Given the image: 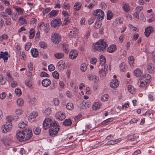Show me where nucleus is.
I'll return each instance as SVG.
<instances>
[{
  "instance_id": "nucleus-1",
  "label": "nucleus",
  "mask_w": 155,
  "mask_h": 155,
  "mask_svg": "<svg viewBox=\"0 0 155 155\" xmlns=\"http://www.w3.org/2000/svg\"><path fill=\"white\" fill-rule=\"evenodd\" d=\"M44 129L46 130L50 128L49 134L51 136H54L58 133L59 127L58 123L56 121L53 122L52 120L49 118L45 119L43 123Z\"/></svg>"
},
{
  "instance_id": "nucleus-2",
  "label": "nucleus",
  "mask_w": 155,
  "mask_h": 155,
  "mask_svg": "<svg viewBox=\"0 0 155 155\" xmlns=\"http://www.w3.org/2000/svg\"><path fill=\"white\" fill-rule=\"evenodd\" d=\"M32 135V131L29 128L18 130L16 133L17 138L21 142L28 140Z\"/></svg>"
},
{
  "instance_id": "nucleus-3",
  "label": "nucleus",
  "mask_w": 155,
  "mask_h": 155,
  "mask_svg": "<svg viewBox=\"0 0 155 155\" xmlns=\"http://www.w3.org/2000/svg\"><path fill=\"white\" fill-rule=\"evenodd\" d=\"M107 46L106 42L104 40L101 39L94 44L93 48L95 51L100 52L104 51Z\"/></svg>"
},
{
  "instance_id": "nucleus-4",
  "label": "nucleus",
  "mask_w": 155,
  "mask_h": 155,
  "mask_svg": "<svg viewBox=\"0 0 155 155\" xmlns=\"http://www.w3.org/2000/svg\"><path fill=\"white\" fill-rule=\"evenodd\" d=\"M13 117L11 116L7 117L6 118V122L5 124L2 126V129L4 133H6L9 131L12 128V125L11 123Z\"/></svg>"
},
{
  "instance_id": "nucleus-5",
  "label": "nucleus",
  "mask_w": 155,
  "mask_h": 155,
  "mask_svg": "<svg viewBox=\"0 0 155 155\" xmlns=\"http://www.w3.org/2000/svg\"><path fill=\"white\" fill-rule=\"evenodd\" d=\"M51 40L55 44H58L61 40V36L56 33H53L51 36Z\"/></svg>"
},
{
  "instance_id": "nucleus-6",
  "label": "nucleus",
  "mask_w": 155,
  "mask_h": 155,
  "mask_svg": "<svg viewBox=\"0 0 155 155\" xmlns=\"http://www.w3.org/2000/svg\"><path fill=\"white\" fill-rule=\"evenodd\" d=\"M94 15L97 18L98 20L101 21L104 18V12L101 9H97L94 12Z\"/></svg>"
},
{
  "instance_id": "nucleus-7",
  "label": "nucleus",
  "mask_w": 155,
  "mask_h": 155,
  "mask_svg": "<svg viewBox=\"0 0 155 155\" xmlns=\"http://www.w3.org/2000/svg\"><path fill=\"white\" fill-rule=\"evenodd\" d=\"M56 118L59 120H62L65 117V114L62 111H58L55 114Z\"/></svg>"
},
{
  "instance_id": "nucleus-8",
  "label": "nucleus",
  "mask_w": 155,
  "mask_h": 155,
  "mask_svg": "<svg viewBox=\"0 0 155 155\" xmlns=\"http://www.w3.org/2000/svg\"><path fill=\"white\" fill-rule=\"evenodd\" d=\"M10 56L8 54V51H5L3 52L1 51L0 52V59L1 58H2L4 60L5 62V60H7L8 57Z\"/></svg>"
},
{
  "instance_id": "nucleus-9",
  "label": "nucleus",
  "mask_w": 155,
  "mask_h": 155,
  "mask_svg": "<svg viewBox=\"0 0 155 155\" xmlns=\"http://www.w3.org/2000/svg\"><path fill=\"white\" fill-rule=\"evenodd\" d=\"M3 142L5 146L10 145L12 141L11 139L8 137H5L3 138Z\"/></svg>"
},
{
  "instance_id": "nucleus-10",
  "label": "nucleus",
  "mask_w": 155,
  "mask_h": 155,
  "mask_svg": "<svg viewBox=\"0 0 155 155\" xmlns=\"http://www.w3.org/2000/svg\"><path fill=\"white\" fill-rule=\"evenodd\" d=\"M58 68L60 71H63L65 67V62L63 60L60 61L57 64Z\"/></svg>"
},
{
  "instance_id": "nucleus-11",
  "label": "nucleus",
  "mask_w": 155,
  "mask_h": 155,
  "mask_svg": "<svg viewBox=\"0 0 155 155\" xmlns=\"http://www.w3.org/2000/svg\"><path fill=\"white\" fill-rule=\"evenodd\" d=\"M51 83V80L48 78H45L43 79L41 82L42 85L45 87H48Z\"/></svg>"
},
{
  "instance_id": "nucleus-12",
  "label": "nucleus",
  "mask_w": 155,
  "mask_h": 155,
  "mask_svg": "<svg viewBox=\"0 0 155 155\" xmlns=\"http://www.w3.org/2000/svg\"><path fill=\"white\" fill-rule=\"evenodd\" d=\"M108 71V66L106 64H104V68H102L101 70L99 71L100 74H102L104 75V76H105L106 74L107 73Z\"/></svg>"
},
{
  "instance_id": "nucleus-13",
  "label": "nucleus",
  "mask_w": 155,
  "mask_h": 155,
  "mask_svg": "<svg viewBox=\"0 0 155 155\" xmlns=\"http://www.w3.org/2000/svg\"><path fill=\"white\" fill-rule=\"evenodd\" d=\"M119 83L118 80L117 79L112 80L110 84V86L112 88H117L119 86Z\"/></svg>"
},
{
  "instance_id": "nucleus-14",
  "label": "nucleus",
  "mask_w": 155,
  "mask_h": 155,
  "mask_svg": "<svg viewBox=\"0 0 155 155\" xmlns=\"http://www.w3.org/2000/svg\"><path fill=\"white\" fill-rule=\"evenodd\" d=\"M153 32V29L151 27H148L146 28L144 32L145 35L147 37H148Z\"/></svg>"
},
{
  "instance_id": "nucleus-15",
  "label": "nucleus",
  "mask_w": 155,
  "mask_h": 155,
  "mask_svg": "<svg viewBox=\"0 0 155 155\" xmlns=\"http://www.w3.org/2000/svg\"><path fill=\"white\" fill-rule=\"evenodd\" d=\"M116 46L112 44L110 45L107 48V51L109 53H112L114 52L116 50Z\"/></svg>"
},
{
  "instance_id": "nucleus-16",
  "label": "nucleus",
  "mask_w": 155,
  "mask_h": 155,
  "mask_svg": "<svg viewBox=\"0 0 155 155\" xmlns=\"http://www.w3.org/2000/svg\"><path fill=\"white\" fill-rule=\"evenodd\" d=\"M78 55L77 51L76 50H72L69 53L70 58L74 59L77 57Z\"/></svg>"
},
{
  "instance_id": "nucleus-17",
  "label": "nucleus",
  "mask_w": 155,
  "mask_h": 155,
  "mask_svg": "<svg viewBox=\"0 0 155 155\" xmlns=\"http://www.w3.org/2000/svg\"><path fill=\"white\" fill-rule=\"evenodd\" d=\"M60 20V19L53 20L51 22V25L54 28H56V26L59 25Z\"/></svg>"
},
{
  "instance_id": "nucleus-18",
  "label": "nucleus",
  "mask_w": 155,
  "mask_h": 155,
  "mask_svg": "<svg viewBox=\"0 0 155 155\" xmlns=\"http://www.w3.org/2000/svg\"><path fill=\"white\" fill-rule=\"evenodd\" d=\"M122 7L123 10L126 12H128L130 10V7L128 3L124 2L122 5Z\"/></svg>"
},
{
  "instance_id": "nucleus-19",
  "label": "nucleus",
  "mask_w": 155,
  "mask_h": 155,
  "mask_svg": "<svg viewBox=\"0 0 155 155\" xmlns=\"http://www.w3.org/2000/svg\"><path fill=\"white\" fill-rule=\"evenodd\" d=\"M142 79L144 81H145V82L149 83L151 80V77L149 74H145L143 75Z\"/></svg>"
},
{
  "instance_id": "nucleus-20",
  "label": "nucleus",
  "mask_w": 155,
  "mask_h": 155,
  "mask_svg": "<svg viewBox=\"0 0 155 155\" xmlns=\"http://www.w3.org/2000/svg\"><path fill=\"white\" fill-rule=\"evenodd\" d=\"M148 83L147 82H145V81H144L142 79H141L140 80L139 86L141 87L144 88L145 89H146L147 87V84Z\"/></svg>"
},
{
  "instance_id": "nucleus-21",
  "label": "nucleus",
  "mask_w": 155,
  "mask_h": 155,
  "mask_svg": "<svg viewBox=\"0 0 155 155\" xmlns=\"http://www.w3.org/2000/svg\"><path fill=\"white\" fill-rule=\"evenodd\" d=\"M31 53L32 56L34 58H36L38 56V52L36 48L31 49Z\"/></svg>"
},
{
  "instance_id": "nucleus-22",
  "label": "nucleus",
  "mask_w": 155,
  "mask_h": 155,
  "mask_svg": "<svg viewBox=\"0 0 155 155\" xmlns=\"http://www.w3.org/2000/svg\"><path fill=\"white\" fill-rule=\"evenodd\" d=\"M77 34V31L71 30L69 31L68 33V35L70 38H75Z\"/></svg>"
},
{
  "instance_id": "nucleus-23",
  "label": "nucleus",
  "mask_w": 155,
  "mask_h": 155,
  "mask_svg": "<svg viewBox=\"0 0 155 155\" xmlns=\"http://www.w3.org/2000/svg\"><path fill=\"white\" fill-rule=\"evenodd\" d=\"M18 21L21 25H27V22L25 19L22 17L19 18Z\"/></svg>"
},
{
  "instance_id": "nucleus-24",
  "label": "nucleus",
  "mask_w": 155,
  "mask_h": 155,
  "mask_svg": "<svg viewBox=\"0 0 155 155\" xmlns=\"http://www.w3.org/2000/svg\"><path fill=\"white\" fill-rule=\"evenodd\" d=\"M13 8L16 10L18 14L21 15L23 14L24 10L23 8L16 6H14Z\"/></svg>"
},
{
  "instance_id": "nucleus-25",
  "label": "nucleus",
  "mask_w": 155,
  "mask_h": 155,
  "mask_svg": "<svg viewBox=\"0 0 155 155\" xmlns=\"http://www.w3.org/2000/svg\"><path fill=\"white\" fill-rule=\"evenodd\" d=\"M134 74L137 77H140L142 74V71L138 68H137L134 70Z\"/></svg>"
},
{
  "instance_id": "nucleus-26",
  "label": "nucleus",
  "mask_w": 155,
  "mask_h": 155,
  "mask_svg": "<svg viewBox=\"0 0 155 155\" xmlns=\"http://www.w3.org/2000/svg\"><path fill=\"white\" fill-rule=\"evenodd\" d=\"M81 4L80 2H76L74 5V9L75 11H79L81 8Z\"/></svg>"
},
{
  "instance_id": "nucleus-27",
  "label": "nucleus",
  "mask_w": 155,
  "mask_h": 155,
  "mask_svg": "<svg viewBox=\"0 0 155 155\" xmlns=\"http://www.w3.org/2000/svg\"><path fill=\"white\" fill-rule=\"evenodd\" d=\"M27 122L25 121H23L21 122H20L18 124V127L19 128L23 129V128H25L27 126Z\"/></svg>"
},
{
  "instance_id": "nucleus-28",
  "label": "nucleus",
  "mask_w": 155,
  "mask_h": 155,
  "mask_svg": "<svg viewBox=\"0 0 155 155\" xmlns=\"http://www.w3.org/2000/svg\"><path fill=\"white\" fill-rule=\"evenodd\" d=\"M64 55L63 53H56L54 54V56L57 59L62 58L64 57Z\"/></svg>"
},
{
  "instance_id": "nucleus-29",
  "label": "nucleus",
  "mask_w": 155,
  "mask_h": 155,
  "mask_svg": "<svg viewBox=\"0 0 155 155\" xmlns=\"http://www.w3.org/2000/svg\"><path fill=\"white\" fill-rule=\"evenodd\" d=\"M128 60L130 66H133L135 61L134 57L132 56H129L128 58Z\"/></svg>"
},
{
  "instance_id": "nucleus-30",
  "label": "nucleus",
  "mask_w": 155,
  "mask_h": 155,
  "mask_svg": "<svg viewBox=\"0 0 155 155\" xmlns=\"http://www.w3.org/2000/svg\"><path fill=\"white\" fill-rule=\"evenodd\" d=\"M71 8V6L69 3L64 2L62 5V8L66 10H69Z\"/></svg>"
},
{
  "instance_id": "nucleus-31",
  "label": "nucleus",
  "mask_w": 155,
  "mask_h": 155,
  "mask_svg": "<svg viewBox=\"0 0 155 155\" xmlns=\"http://www.w3.org/2000/svg\"><path fill=\"white\" fill-rule=\"evenodd\" d=\"M113 118H110L107 119L103 121L101 124L102 125H107L109 124L110 122H111L113 121Z\"/></svg>"
},
{
  "instance_id": "nucleus-32",
  "label": "nucleus",
  "mask_w": 155,
  "mask_h": 155,
  "mask_svg": "<svg viewBox=\"0 0 155 155\" xmlns=\"http://www.w3.org/2000/svg\"><path fill=\"white\" fill-rule=\"evenodd\" d=\"M154 68L153 66H152V64H150L148 65L147 67V70L150 73H154Z\"/></svg>"
},
{
  "instance_id": "nucleus-33",
  "label": "nucleus",
  "mask_w": 155,
  "mask_h": 155,
  "mask_svg": "<svg viewBox=\"0 0 155 155\" xmlns=\"http://www.w3.org/2000/svg\"><path fill=\"white\" fill-rule=\"evenodd\" d=\"M41 131V129L38 127H35L33 128L34 132L36 135L39 134L40 133Z\"/></svg>"
},
{
  "instance_id": "nucleus-34",
  "label": "nucleus",
  "mask_w": 155,
  "mask_h": 155,
  "mask_svg": "<svg viewBox=\"0 0 155 155\" xmlns=\"http://www.w3.org/2000/svg\"><path fill=\"white\" fill-rule=\"evenodd\" d=\"M113 16L112 12L110 11H108L107 13V19L108 20L111 19Z\"/></svg>"
},
{
  "instance_id": "nucleus-35",
  "label": "nucleus",
  "mask_w": 155,
  "mask_h": 155,
  "mask_svg": "<svg viewBox=\"0 0 155 155\" xmlns=\"http://www.w3.org/2000/svg\"><path fill=\"white\" fill-rule=\"evenodd\" d=\"M63 124L65 126H70L72 124V122L70 119H68L63 122Z\"/></svg>"
},
{
  "instance_id": "nucleus-36",
  "label": "nucleus",
  "mask_w": 155,
  "mask_h": 155,
  "mask_svg": "<svg viewBox=\"0 0 155 155\" xmlns=\"http://www.w3.org/2000/svg\"><path fill=\"white\" fill-rule=\"evenodd\" d=\"M25 84L27 87L30 88H33V87H32V82L29 80H26L25 81Z\"/></svg>"
},
{
  "instance_id": "nucleus-37",
  "label": "nucleus",
  "mask_w": 155,
  "mask_h": 155,
  "mask_svg": "<svg viewBox=\"0 0 155 155\" xmlns=\"http://www.w3.org/2000/svg\"><path fill=\"white\" fill-rule=\"evenodd\" d=\"M101 106V105L100 103H95L93 105V108L94 110H96L100 108Z\"/></svg>"
},
{
  "instance_id": "nucleus-38",
  "label": "nucleus",
  "mask_w": 155,
  "mask_h": 155,
  "mask_svg": "<svg viewBox=\"0 0 155 155\" xmlns=\"http://www.w3.org/2000/svg\"><path fill=\"white\" fill-rule=\"evenodd\" d=\"M35 35V30L34 29L31 28L29 31V37L30 39L32 38Z\"/></svg>"
},
{
  "instance_id": "nucleus-39",
  "label": "nucleus",
  "mask_w": 155,
  "mask_h": 155,
  "mask_svg": "<svg viewBox=\"0 0 155 155\" xmlns=\"http://www.w3.org/2000/svg\"><path fill=\"white\" fill-rule=\"evenodd\" d=\"M125 63L124 62H122L120 64V71H122L124 72L126 71Z\"/></svg>"
},
{
  "instance_id": "nucleus-40",
  "label": "nucleus",
  "mask_w": 155,
  "mask_h": 155,
  "mask_svg": "<svg viewBox=\"0 0 155 155\" xmlns=\"http://www.w3.org/2000/svg\"><path fill=\"white\" fill-rule=\"evenodd\" d=\"M17 103L18 106L20 107H21L24 104V101L22 99L19 98L17 101Z\"/></svg>"
},
{
  "instance_id": "nucleus-41",
  "label": "nucleus",
  "mask_w": 155,
  "mask_h": 155,
  "mask_svg": "<svg viewBox=\"0 0 155 155\" xmlns=\"http://www.w3.org/2000/svg\"><path fill=\"white\" fill-rule=\"evenodd\" d=\"M66 107L68 110H71L74 108L73 104L71 103H68L67 104Z\"/></svg>"
},
{
  "instance_id": "nucleus-42",
  "label": "nucleus",
  "mask_w": 155,
  "mask_h": 155,
  "mask_svg": "<svg viewBox=\"0 0 155 155\" xmlns=\"http://www.w3.org/2000/svg\"><path fill=\"white\" fill-rule=\"evenodd\" d=\"M128 90L131 94H133L135 91L134 87L131 85H129L128 86Z\"/></svg>"
},
{
  "instance_id": "nucleus-43",
  "label": "nucleus",
  "mask_w": 155,
  "mask_h": 155,
  "mask_svg": "<svg viewBox=\"0 0 155 155\" xmlns=\"http://www.w3.org/2000/svg\"><path fill=\"white\" fill-rule=\"evenodd\" d=\"M63 49L64 51L66 53H68L69 50L68 49V45L67 44L63 45Z\"/></svg>"
},
{
  "instance_id": "nucleus-44",
  "label": "nucleus",
  "mask_w": 155,
  "mask_h": 155,
  "mask_svg": "<svg viewBox=\"0 0 155 155\" xmlns=\"http://www.w3.org/2000/svg\"><path fill=\"white\" fill-rule=\"evenodd\" d=\"M81 69L83 72H85L87 69L86 64L85 63H82L81 66Z\"/></svg>"
},
{
  "instance_id": "nucleus-45",
  "label": "nucleus",
  "mask_w": 155,
  "mask_h": 155,
  "mask_svg": "<svg viewBox=\"0 0 155 155\" xmlns=\"http://www.w3.org/2000/svg\"><path fill=\"white\" fill-rule=\"evenodd\" d=\"M109 98V96L107 94H104L102 95L101 97V100L103 101H107Z\"/></svg>"
},
{
  "instance_id": "nucleus-46",
  "label": "nucleus",
  "mask_w": 155,
  "mask_h": 155,
  "mask_svg": "<svg viewBox=\"0 0 155 155\" xmlns=\"http://www.w3.org/2000/svg\"><path fill=\"white\" fill-rule=\"evenodd\" d=\"M150 18L148 19V21L150 23L153 21H155V15L154 14H152L150 15Z\"/></svg>"
},
{
  "instance_id": "nucleus-47",
  "label": "nucleus",
  "mask_w": 155,
  "mask_h": 155,
  "mask_svg": "<svg viewBox=\"0 0 155 155\" xmlns=\"http://www.w3.org/2000/svg\"><path fill=\"white\" fill-rule=\"evenodd\" d=\"M100 64L102 65H104L106 62V59L105 57L103 55H101L100 57Z\"/></svg>"
},
{
  "instance_id": "nucleus-48",
  "label": "nucleus",
  "mask_w": 155,
  "mask_h": 155,
  "mask_svg": "<svg viewBox=\"0 0 155 155\" xmlns=\"http://www.w3.org/2000/svg\"><path fill=\"white\" fill-rule=\"evenodd\" d=\"M136 138V137L135 136H134L133 135H129L127 137L128 140L131 141H135Z\"/></svg>"
},
{
  "instance_id": "nucleus-49",
  "label": "nucleus",
  "mask_w": 155,
  "mask_h": 155,
  "mask_svg": "<svg viewBox=\"0 0 155 155\" xmlns=\"http://www.w3.org/2000/svg\"><path fill=\"white\" fill-rule=\"evenodd\" d=\"M0 15L1 17H3L4 19L7 20L9 19V18L6 14H5L4 12H2L1 13Z\"/></svg>"
},
{
  "instance_id": "nucleus-50",
  "label": "nucleus",
  "mask_w": 155,
  "mask_h": 155,
  "mask_svg": "<svg viewBox=\"0 0 155 155\" xmlns=\"http://www.w3.org/2000/svg\"><path fill=\"white\" fill-rule=\"evenodd\" d=\"M52 75L54 78L56 79H59V75L57 71H54L52 73Z\"/></svg>"
},
{
  "instance_id": "nucleus-51",
  "label": "nucleus",
  "mask_w": 155,
  "mask_h": 155,
  "mask_svg": "<svg viewBox=\"0 0 155 155\" xmlns=\"http://www.w3.org/2000/svg\"><path fill=\"white\" fill-rule=\"evenodd\" d=\"M58 14V12L56 10H53L49 13L50 16L53 17L57 15Z\"/></svg>"
},
{
  "instance_id": "nucleus-52",
  "label": "nucleus",
  "mask_w": 155,
  "mask_h": 155,
  "mask_svg": "<svg viewBox=\"0 0 155 155\" xmlns=\"http://www.w3.org/2000/svg\"><path fill=\"white\" fill-rule=\"evenodd\" d=\"M15 92L16 95L18 96H20L21 94V90L18 88L15 89Z\"/></svg>"
},
{
  "instance_id": "nucleus-53",
  "label": "nucleus",
  "mask_w": 155,
  "mask_h": 155,
  "mask_svg": "<svg viewBox=\"0 0 155 155\" xmlns=\"http://www.w3.org/2000/svg\"><path fill=\"white\" fill-rule=\"evenodd\" d=\"M62 14L63 15L64 17L65 18H67L69 17L70 15L68 12L65 10H63L62 12Z\"/></svg>"
},
{
  "instance_id": "nucleus-54",
  "label": "nucleus",
  "mask_w": 155,
  "mask_h": 155,
  "mask_svg": "<svg viewBox=\"0 0 155 155\" xmlns=\"http://www.w3.org/2000/svg\"><path fill=\"white\" fill-rule=\"evenodd\" d=\"M40 47L43 48H45L47 46V44L44 41H41L39 43Z\"/></svg>"
},
{
  "instance_id": "nucleus-55",
  "label": "nucleus",
  "mask_w": 155,
  "mask_h": 155,
  "mask_svg": "<svg viewBox=\"0 0 155 155\" xmlns=\"http://www.w3.org/2000/svg\"><path fill=\"white\" fill-rule=\"evenodd\" d=\"M69 17H67L64 18V23L63 24L65 25L67 24L68 23L70 22V20Z\"/></svg>"
},
{
  "instance_id": "nucleus-56",
  "label": "nucleus",
  "mask_w": 155,
  "mask_h": 155,
  "mask_svg": "<svg viewBox=\"0 0 155 155\" xmlns=\"http://www.w3.org/2000/svg\"><path fill=\"white\" fill-rule=\"evenodd\" d=\"M23 112L22 110L20 109H17L15 110V113L16 114L20 115Z\"/></svg>"
},
{
  "instance_id": "nucleus-57",
  "label": "nucleus",
  "mask_w": 155,
  "mask_h": 155,
  "mask_svg": "<svg viewBox=\"0 0 155 155\" xmlns=\"http://www.w3.org/2000/svg\"><path fill=\"white\" fill-rule=\"evenodd\" d=\"M40 75L41 77H45L48 78L49 77V75L47 73L44 72H41L40 74Z\"/></svg>"
},
{
  "instance_id": "nucleus-58",
  "label": "nucleus",
  "mask_w": 155,
  "mask_h": 155,
  "mask_svg": "<svg viewBox=\"0 0 155 155\" xmlns=\"http://www.w3.org/2000/svg\"><path fill=\"white\" fill-rule=\"evenodd\" d=\"M8 38V36L6 34H3L0 36V41H2L3 40H6Z\"/></svg>"
},
{
  "instance_id": "nucleus-59",
  "label": "nucleus",
  "mask_w": 155,
  "mask_h": 155,
  "mask_svg": "<svg viewBox=\"0 0 155 155\" xmlns=\"http://www.w3.org/2000/svg\"><path fill=\"white\" fill-rule=\"evenodd\" d=\"M83 104H85V106L86 107V108L87 107H89L91 106V103L90 101H88L86 102H82Z\"/></svg>"
},
{
  "instance_id": "nucleus-60",
  "label": "nucleus",
  "mask_w": 155,
  "mask_h": 155,
  "mask_svg": "<svg viewBox=\"0 0 155 155\" xmlns=\"http://www.w3.org/2000/svg\"><path fill=\"white\" fill-rule=\"evenodd\" d=\"M44 112L46 115L49 114L51 113L50 108L48 107L46 108L44 111Z\"/></svg>"
},
{
  "instance_id": "nucleus-61",
  "label": "nucleus",
  "mask_w": 155,
  "mask_h": 155,
  "mask_svg": "<svg viewBox=\"0 0 155 155\" xmlns=\"http://www.w3.org/2000/svg\"><path fill=\"white\" fill-rule=\"evenodd\" d=\"M29 115L31 116V117H33V118H34L35 119L37 116L38 114L35 112L33 111Z\"/></svg>"
},
{
  "instance_id": "nucleus-62",
  "label": "nucleus",
  "mask_w": 155,
  "mask_h": 155,
  "mask_svg": "<svg viewBox=\"0 0 155 155\" xmlns=\"http://www.w3.org/2000/svg\"><path fill=\"white\" fill-rule=\"evenodd\" d=\"M31 44L30 42L28 43L25 46V49L26 51H28L30 48Z\"/></svg>"
},
{
  "instance_id": "nucleus-63",
  "label": "nucleus",
  "mask_w": 155,
  "mask_h": 155,
  "mask_svg": "<svg viewBox=\"0 0 155 155\" xmlns=\"http://www.w3.org/2000/svg\"><path fill=\"white\" fill-rule=\"evenodd\" d=\"M17 14L16 13H13L12 14V20L14 21H17L18 17L16 16Z\"/></svg>"
},
{
  "instance_id": "nucleus-64",
  "label": "nucleus",
  "mask_w": 155,
  "mask_h": 155,
  "mask_svg": "<svg viewBox=\"0 0 155 155\" xmlns=\"http://www.w3.org/2000/svg\"><path fill=\"white\" fill-rule=\"evenodd\" d=\"M53 102L55 106H58L59 104V101L57 98H54L53 100Z\"/></svg>"
}]
</instances>
